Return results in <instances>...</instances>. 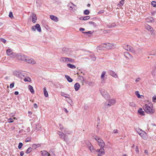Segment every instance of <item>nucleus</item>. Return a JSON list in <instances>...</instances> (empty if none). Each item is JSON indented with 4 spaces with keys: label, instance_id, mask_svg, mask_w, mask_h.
Instances as JSON below:
<instances>
[{
    "label": "nucleus",
    "instance_id": "nucleus-1",
    "mask_svg": "<svg viewBox=\"0 0 156 156\" xmlns=\"http://www.w3.org/2000/svg\"><path fill=\"white\" fill-rule=\"evenodd\" d=\"M152 105H150V106H149L147 104H145L143 107V108L145 112L149 114H152L154 112V109H152Z\"/></svg>",
    "mask_w": 156,
    "mask_h": 156
},
{
    "label": "nucleus",
    "instance_id": "nucleus-2",
    "mask_svg": "<svg viewBox=\"0 0 156 156\" xmlns=\"http://www.w3.org/2000/svg\"><path fill=\"white\" fill-rule=\"evenodd\" d=\"M116 102V101L115 99H112L108 100V103H105V105L108 106L110 107L114 105Z\"/></svg>",
    "mask_w": 156,
    "mask_h": 156
},
{
    "label": "nucleus",
    "instance_id": "nucleus-3",
    "mask_svg": "<svg viewBox=\"0 0 156 156\" xmlns=\"http://www.w3.org/2000/svg\"><path fill=\"white\" fill-rule=\"evenodd\" d=\"M24 61L26 62L27 63H30L32 64H34L36 63V62L34 61V59H33V58H30L27 56Z\"/></svg>",
    "mask_w": 156,
    "mask_h": 156
},
{
    "label": "nucleus",
    "instance_id": "nucleus-4",
    "mask_svg": "<svg viewBox=\"0 0 156 156\" xmlns=\"http://www.w3.org/2000/svg\"><path fill=\"white\" fill-rule=\"evenodd\" d=\"M104 150L102 147L100 148V149H98L96 151L98 152V156H102L104 155L105 154Z\"/></svg>",
    "mask_w": 156,
    "mask_h": 156
},
{
    "label": "nucleus",
    "instance_id": "nucleus-5",
    "mask_svg": "<svg viewBox=\"0 0 156 156\" xmlns=\"http://www.w3.org/2000/svg\"><path fill=\"white\" fill-rule=\"evenodd\" d=\"M86 144L87 145L88 148L92 152L94 153L95 152V150L94 148L92 145L89 142H86Z\"/></svg>",
    "mask_w": 156,
    "mask_h": 156
},
{
    "label": "nucleus",
    "instance_id": "nucleus-6",
    "mask_svg": "<svg viewBox=\"0 0 156 156\" xmlns=\"http://www.w3.org/2000/svg\"><path fill=\"white\" fill-rule=\"evenodd\" d=\"M17 57L19 59L24 61L27 56L23 54L18 53L17 55Z\"/></svg>",
    "mask_w": 156,
    "mask_h": 156
},
{
    "label": "nucleus",
    "instance_id": "nucleus-7",
    "mask_svg": "<svg viewBox=\"0 0 156 156\" xmlns=\"http://www.w3.org/2000/svg\"><path fill=\"white\" fill-rule=\"evenodd\" d=\"M58 134L60 138H62V136H63V140L64 141H66L67 140V136L65 134L63 133L62 132H60V131H58Z\"/></svg>",
    "mask_w": 156,
    "mask_h": 156
},
{
    "label": "nucleus",
    "instance_id": "nucleus-8",
    "mask_svg": "<svg viewBox=\"0 0 156 156\" xmlns=\"http://www.w3.org/2000/svg\"><path fill=\"white\" fill-rule=\"evenodd\" d=\"M61 58L62 60V61L64 62H69L73 63L74 62V60L70 58L62 57Z\"/></svg>",
    "mask_w": 156,
    "mask_h": 156
},
{
    "label": "nucleus",
    "instance_id": "nucleus-9",
    "mask_svg": "<svg viewBox=\"0 0 156 156\" xmlns=\"http://www.w3.org/2000/svg\"><path fill=\"white\" fill-rule=\"evenodd\" d=\"M103 44H105V48L108 49H111L113 48V47L114 46V44L112 43H104Z\"/></svg>",
    "mask_w": 156,
    "mask_h": 156
},
{
    "label": "nucleus",
    "instance_id": "nucleus-10",
    "mask_svg": "<svg viewBox=\"0 0 156 156\" xmlns=\"http://www.w3.org/2000/svg\"><path fill=\"white\" fill-rule=\"evenodd\" d=\"M101 94L106 99H108L110 98L109 95L106 92H101Z\"/></svg>",
    "mask_w": 156,
    "mask_h": 156
},
{
    "label": "nucleus",
    "instance_id": "nucleus-11",
    "mask_svg": "<svg viewBox=\"0 0 156 156\" xmlns=\"http://www.w3.org/2000/svg\"><path fill=\"white\" fill-rule=\"evenodd\" d=\"M31 16L32 17V22L34 23H35L37 20V17L36 15L34 13H32Z\"/></svg>",
    "mask_w": 156,
    "mask_h": 156
},
{
    "label": "nucleus",
    "instance_id": "nucleus-12",
    "mask_svg": "<svg viewBox=\"0 0 156 156\" xmlns=\"http://www.w3.org/2000/svg\"><path fill=\"white\" fill-rule=\"evenodd\" d=\"M109 73L110 75L114 78H118V76L117 74H116L114 71H112V70H110L109 71Z\"/></svg>",
    "mask_w": 156,
    "mask_h": 156
},
{
    "label": "nucleus",
    "instance_id": "nucleus-13",
    "mask_svg": "<svg viewBox=\"0 0 156 156\" xmlns=\"http://www.w3.org/2000/svg\"><path fill=\"white\" fill-rule=\"evenodd\" d=\"M143 139L145 140L147 139V134L145 132L143 131L140 135Z\"/></svg>",
    "mask_w": 156,
    "mask_h": 156
},
{
    "label": "nucleus",
    "instance_id": "nucleus-14",
    "mask_svg": "<svg viewBox=\"0 0 156 156\" xmlns=\"http://www.w3.org/2000/svg\"><path fill=\"white\" fill-rule=\"evenodd\" d=\"M41 152L42 156H50V154L45 151H41Z\"/></svg>",
    "mask_w": 156,
    "mask_h": 156
},
{
    "label": "nucleus",
    "instance_id": "nucleus-15",
    "mask_svg": "<svg viewBox=\"0 0 156 156\" xmlns=\"http://www.w3.org/2000/svg\"><path fill=\"white\" fill-rule=\"evenodd\" d=\"M80 85L78 83H76L74 86V88L76 91H78L80 87Z\"/></svg>",
    "mask_w": 156,
    "mask_h": 156
},
{
    "label": "nucleus",
    "instance_id": "nucleus-16",
    "mask_svg": "<svg viewBox=\"0 0 156 156\" xmlns=\"http://www.w3.org/2000/svg\"><path fill=\"white\" fill-rule=\"evenodd\" d=\"M50 18L51 19L55 22H57L58 20V18L57 17L53 15H50Z\"/></svg>",
    "mask_w": 156,
    "mask_h": 156
},
{
    "label": "nucleus",
    "instance_id": "nucleus-17",
    "mask_svg": "<svg viewBox=\"0 0 156 156\" xmlns=\"http://www.w3.org/2000/svg\"><path fill=\"white\" fill-rule=\"evenodd\" d=\"M138 113L140 115H145L144 112L142 110L141 108H140L138 110Z\"/></svg>",
    "mask_w": 156,
    "mask_h": 156
},
{
    "label": "nucleus",
    "instance_id": "nucleus-18",
    "mask_svg": "<svg viewBox=\"0 0 156 156\" xmlns=\"http://www.w3.org/2000/svg\"><path fill=\"white\" fill-rule=\"evenodd\" d=\"M35 27L36 28V29H37V30L39 32H41V28L40 27V25L38 24H36V25L35 26Z\"/></svg>",
    "mask_w": 156,
    "mask_h": 156
},
{
    "label": "nucleus",
    "instance_id": "nucleus-19",
    "mask_svg": "<svg viewBox=\"0 0 156 156\" xmlns=\"http://www.w3.org/2000/svg\"><path fill=\"white\" fill-rule=\"evenodd\" d=\"M59 126L61 131L62 132H64L65 133H66V129L64 128L63 126L61 124H59Z\"/></svg>",
    "mask_w": 156,
    "mask_h": 156
},
{
    "label": "nucleus",
    "instance_id": "nucleus-20",
    "mask_svg": "<svg viewBox=\"0 0 156 156\" xmlns=\"http://www.w3.org/2000/svg\"><path fill=\"white\" fill-rule=\"evenodd\" d=\"M94 139L98 142V144L103 141V140L98 136H96L94 138Z\"/></svg>",
    "mask_w": 156,
    "mask_h": 156
},
{
    "label": "nucleus",
    "instance_id": "nucleus-21",
    "mask_svg": "<svg viewBox=\"0 0 156 156\" xmlns=\"http://www.w3.org/2000/svg\"><path fill=\"white\" fill-rule=\"evenodd\" d=\"M41 144H33L32 146V148L33 149H35L37 147H41Z\"/></svg>",
    "mask_w": 156,
    "mask_h": 156
},
{
    "label": "nucleus",
    "instance_id": "nucleus-22",
    "mask_svg": "<svg viewBox=\"0 0 156 156\" xmlns=\"http://www.w3.org/2000/svg\"><path fill=\"white\" fill-rule=\"evenodd\" d=\"M28 88L32 94H33L34 93V91L33 87L31 85H29L28 86Z\"/></svg>",
    "mask_w": 156,
    "mask_h": 156
},
{
    "label": "nucleus",
    "instance_id": "nucleus-23",
    "mask_svg": "<svg viewBox=\"0 0 156 156\" xmlns=\"http://www.w3.org/2000/svg\"><path fill=\"white\" fill-rule=\"evenodd\" d=\"M61 96L67 98H69L70 96L69 95L64 92H61Z\"/></svg>",
    "mask_w": 156,
    "mask_h": 156
},
{
    "label": "nucleus",
    "instance_id": "nucleus-24",
    "mask_svg": "<svg viewBox=\"0 0 156 156\" xmlns=\"http://www.w3.org/2000/svg\"><path fill=\"white\" fill-rule=\"evenodd\" d=\"M90 59L92 60L93 61H95L96 60V57L94 55V54H92L90 55Z\"/></svg>",
    "mask_w": 156,
    "mask_h": 156
},
{
    "label": "nucleus",
    "instance_id": "nucleus-25",
    "mask_svg": "<svg viewBox=\"0 0 156 156\" xmlns=\"http://www.w3.org/2000/svg\"><path fill=\"white\" fill-rule=\"evenodd\" d=\"M65 77L67 79V81L69 82H71L73 81L72 79L71 78L70 76L68 75H66L65 76Z\"/></svg>",
    "mask_w": 156,
    "mask_h": 156
},
{
    "label": "nucleus",
    "instance_id": "nucleus-26",
    "mask_svg": "<svg viewBox=\"0 0 156 156\" xmlns=\"http://www.w3.org/2000/svg\"><path fill=\"white\" fill-rule=\"evenodd\" d=\"M67 65L68 67L72 69H75L76 68L75 66L70 64H67Z\"/></svg>",
    "mask_w": 156,
    "mask_h": 156
},
{
    "label": "nucleus",
    "instance_id": "nucleus-27",
    "mask_svg": "<svg viewBox=\"0 0 156 156\" xmlns=\"http://www.w3.org/2000/svg\"><path fill=\"white\" fill-rule=\"evenodd\" d=\"M105 48V46L103 45H101L98 46L97 47V49L98 50H102Z\"/></svg>",
    "mask_w": 156,
    "mask_h": 156
},
{
    "label": "nucleus",
    "instance_id": "nucleus-28",
    "mask_svg": "<svg viewBox=\"0 0 156 156\" xmlns=\"http://www.w3.org/2000/svg\"><path fill=\"white\" fill-rule=\"evenodd\" d=\"M125 57H126V58H128L129 57H127V56H129V58H133V57L130 55V54L128 52H126L125 53Z\"/></svg>",
    "mask_w": 156,
    "mask_h": 156
},
{
    "label": "nucleus",
    "instance_id": "nucleus-29",
    "mask_svg": "<svg viewBox=\"0 0 156 156\" xmlns=\"http://www.w3.org/2000/svg\"><path fill=\"white\" fill-rule=\"evenodd\" d=\"M116 26V24L115 23H112V24H108V26L109 28H112L115 27Z\"/></svg>",
    "mask_w": 156,
    "mask_h": 156
},
{
    "label": "nucleus",
    "instance_id": "nucleus-30",
    "mask_svg": "<svg viewBox=\"0 0 156 156\" xmlns=\"http://www.w3.org/2000/svg\"><path fill=\"white\" fill-rule=\"evenodd\" d=\"M12 53V51L11 49H8L7 50L6 54L8 55L9 56Z\"/></svg>",
    "mask_w": 156,
    "mask_h": 156
},
{
    "label": "nucleus",
    "instance_id": "nucleus-31",
    "mask_svg": "<svg viewBox=\"0 0 156 156\" xmlns=\"http://www.w3.org/2000/svg\"><path fill=\"white\" fill-rule=\"evenodd\" d=\"M146 28L148 30L151 31H152L153 30L152 27L149 25H147L146 26Z\"/></svg>",
    "mask_w": 156,
    "mask_h": 156
},
{
    "label": "nucleus",
    "instance_id": "nucleus-32",
    "mask_svg": "<svg viewBox=\"0 0 156 156\" xmlns=\"http://www.w3.org/2000/svg\"><path fill=\"white\" fill-rule=\"evenodd\" d=\"M44 94L45 96L46 97H48V92L46 90V89L45 87L44 88Z\"/></svg>",
    "mask_w": 156,
    "mask_h": 156
},
{
    "label": "nucleus",
    "instance_id": "nucleus-33",
    "mask_svg": "<svg viewBox=\"0 0 156 156\" xmlns=\"http://www.w3.org/2000/svg\"><path fill=\"white\" fill-rule=\"evenodd\" d=\"M98 145H99V146L101 147V148L102 147L103 148H104V147L105 145V143H104V141H103V142H101V143H99Z\"/></svg>",
    "mask_w": 156,
    "mask_h": 156
},
{
    "label": "nucleus",
    "instance_id": "nucleus-34",
    "mask_svg": "<svg viewBox=\"0 0 156 156\" xmlns=\"http://www.w3.org/2000/svg\"><path fill=\"white\" fill-rule=\"evenodd\" d=\"M147 21L148 22H154V19L151 17H149L147 18Z\"/></svg>",
    "mask_w": 156,
    "mask_h": 156
},
{
    "label": "nucleus",
    "instance_id": "nucleus-35",
    "mask_svg": "<svg viewBox=\"0 0 156 156\" xmlns=\"http://www.w3.org/2000/svg\"><path fill=\"white\" fill-rule=\"evenodd\" d=\"M10 56L11 58H15L16 57H17V55H16L15 53L12 52V54L10 55Z\"/></svg>",
    "mask_w": 156,
    "mask_h": 156
},
{
    "label": "nucleus",
    "instance_id": "nucleus-36",
    "mask_svg": "<svg viewBox=\"0 0 156 156\" xmlns=\"http://www.w3.org/2000/svg\"><path fill=\"white\" fill-rule=\"evenodd\" d=\"M129 51H130L131 52H132V53H135L136 51H135V50L132 47H129Z\"/></svg>",
    "mask_w": 156,
    "mask_h": 156
},
{
    "label": "nucleus",
    "instance_id": "nucleus-37",
    "mask_svg": "<svg viewBox=\"0 0 156 156\" xmlns=\"http://www.w3.org/2000/svg\"><path fill=\"white\" fill-rule=\"evenodd\" d=\"M89 13H90V12L87 9H86V10H84L83 11V14L84 15H88L89 14Z\"/></svg>",
    "mask_w": 156,
    "mask_h": 156
},
{
    "label": "nucleus",
    "instance_id": "nucleus-38",
    "mask_svg": "<svg viewBox=\"0 0 156 156\" xmlns=\"http://www.w3.org/2000/svg\"><path fill=\"white\" fill-rule=\"evenodd\" d=\"M32 148L31 147H29L28 148L26 151V153L27 154H29L32 151Z\"/></svg>",
    "mask_w": 156,
    "mask_h": 156
},
{
    "label": "nucleus",
    "instance_id": "nucleus-39",
    "mask_svg": "<svg viewBox=\"0 0 156 156\" xmlns=\"http://www.w3.org/2000/svg\"><path fill=\"white\" fill-rule=\"evenodd\" d=\"M16 118L15 117H14L13 118V119L10 118L9 119H8L7 122L9 123H12V122H13V119H15Z\"/></svg>",
    "mask_w": 156,
    "mask_h": 156
},
{
    "label": "nucleus",
    "instance_id": "nucleus-40",
    "mask_svg": "<svg viewBox=\"0 0 156 156\" xmlns=\"http://www.w3.org/2000/svg\"><path fill=\"white\" fill-rule=\"evenodd\" d=\"M106 73V72L105 71H103L101 73V79H103L104 77L105 76V75Z\"/></svg>",
    "mask_w": 156,
    "mask_h": 156
},
{
    "label": "nucleus",
    "instance_id": "nucleus-41",
    "mask_svg": "<svg viewBox=\"0 0 156 156\" xmlns=\"http://www.w3.org/2000/svg\"><path fill=\"white\" fill-rule=\"evenodd\" d=\"M143 131H143L142 129H138L137 130V132L139 135H140V134L141 133H142Z\"/></svg>",
    "mask_w": 156,
    "mask_h": 156
},
{
    "label": "nucleus",
    "instance_id": "nucleus-42",
    "mask_svg": "<svg viewBox=\"0 0 156 156\" xmlns=\"http://www.w3.org/2000/svg\"><path fill=\"white\" fill-rule=\"evenodd\" d=\"M78 78L79 79L82 81H83L84 80V78L83 76L80 75L78 76Z\"/></svg>",
    "mask_w": 156,
    "mask_h": 156
},
{
    "label": "nucleus",
    "instance_id": "nucleus-43",
    "mask_svg": "<svg viewBox=\"0 0 156 156\" xmlns=\"http://www.w3.org/2000/svg\"><path fill=\"white\" fill-rule=\"evenodd\" d=\"M129 105L131 106L135 107L136 106V105L133 102H130L129 103Z\"/></svg>",
    "mask_w": 156,
    "mask_h": 156
},
{
    "label": "nucleus",
    "instance_id": "nucleus-44",
    "mask_svg": "<svg viewBox=\"0 0 156 156\" xmlns=\"http://www.w3.org/2000/svg\"><path fill=\"white\" fill-rule=\"evenodd\" d=\"M90 18V17L89 16H85L83 17V20H86L89 19Z\"/></svg>",
    "mask_w": 156,
    "mask_h": 156
},
{
    "label": "nucleus",
    "instance_id": "nucleus-45",
    "mask_svg": "<svg viewBox=\"0 0 156 156\" xmlns=\"http://www.w3.org/2000/svg\"><path fill=\"white\" fill-rule=\"evenodd\" d=\"M131 47L130 46L127 45L124 47V48L127 51H129V48H130L129 47Z\"/></svg>",
    "mask_w": 156,
    "mask_h": 156
},
{
    "label": "nucleus",
    "instance_id": "nucleus-46",
    "mask_svg": "<svg viewBox=\"0 0 156 156\" xmlns=\"http://www.w3.org/2000/svg\"><path fill=\"white\" fill-rule=\"evenodd\" d=\"M24 81L25 82L28 81L30 82L31 81V79L30 77H27L24 79Z\"/></svg>",
    "mask_w": 156,
    "mask_h": 156
},
{
    "label": "nucleus",
    "instance_id": "nucleus-47",
    "mask_svg": "<svg viewBox=\"0 0 156 156\" xmlns=\"http://www.w3.org/2000/svg\"><path fill=\"white\" fill-rule=\"evenodd\" d=\"M135 94L137 96V97L138 98H140V96L139 94V92L138 91H136L135 92Z\"/></svg>",
    "mask_w": 156,
    "mask_h": 156
},
{
    "label": "nucleus",
    "instance_id": "nucleus-48",
    "mask_svg": "<svg viewBox=\"0 0 156 156\" xmlns=\"http://www.w3.org/2000/svg\"><path fill=\"white\" fill-rule=\"evenodd\" d=\"M68 7H69V8H69V9L70 10H73V8H74V7H72V6H70V4L69 3L68 4ZM74 10H76V9L74 8Z\"/></svg>",
    "mask_w": 156,
    "mask_h": 156
},
{
    "label": "nucleus",
    "instance_id": "nucleus-49",
    "mask_svg": "<svg viewBox=\"0 0 156 156\" xmlns=\"http://www.w3.org/2000/svg\"><path fill=\"white\" fill-rule=\"evenodd\" d=\"M89 23L90 24L92 25L94 27H95L96 26V24L93 22L91 21L89 22Z\"/></svg>",
    "mask_w": 156,
    "mask_h": 156
},
{
    "label": "nucleus",
    "instance_id": "nucleus-50",
    "mask_svg": "<svg viewBox=\"0 0 156 156\" xmlns=\"http://www.w3.org/2000/svg\"><path fill=\"white\" fill-rule=\"evenodd\" d=\"M151 4L154 7H156V2L152 1Z\"/></svg>",
    "mask_w": 156,
    "mask_h": 156
},
{
    "label": "nucleus",
    "instance_id": "nucleus-51",
    "mask_svg": "<svg viewBox=\"0 0 156 156\" xmlns=\"http://www.w3.org/2000/svg\"><path fill=\"white\" fill-rule=\"evenodd\" d=\"M0 41L4 43H6V41L5 39L1 38L0 39Z\"/></svg>",
    "mask_w": 156,
    "mask_h": 156
},
{
    "label": "nucleus",
    "instance_id": "nucleus-52",
    "mask_svg": "<svg viewBox=\"0 0 156 156\" xmlns=\"http://www.w3.org/2000/svg\"><path fill=\"white\" fill-rule=\"evenodd\" d=\"M31 138L30 137H27V138L25 140V142H29L31 141Z\"/></svg>",
    "mask_w": 156,
    "mask_h": 156
},
{
    "label": "nucleus",
    "instance_id": "nucleus-53",
    "mask_svg": "<svg viewBox=\"0 0 156 156\" xmlns=\"http://www.w3.org/2000/svg\"><path fill=\"white\" fill-rule=\"evenodd\" d=\"M23 145V144L22 143H19V145L18 147V148L19 149H20L22 148Z\"/></svg>",
    "mask_w": 156,
    "mask_h": 156
},
{
    "label": "nucleus",
    "instance_id": "nucleus-54",
    "mask_svg": "<svg viewBox=\"0 0 156 156\" xmlns=\"http://www.w3.org/2000/svg\"><path fill=\"white\" fill-rule=\"evenodd\" d=\"M9 17L12 18H13V16L12 13V12H10L9 13Z\"/></svg>",
    "mask_w": 156,
    "mask_h": 156
},
{
    "label": "nucleus",
    "instance_id": "nucleus-55",
    "mask_svg": "<svg viewBox=\"0 0 156 156\" xmlns=\"http://www.w3.org/2000/svg\"><path fill=\"white\" fill-rule=\"evenodd\" d=\"M93 32H92L91 31H90L87 32H83V33L84 34H92Z\"/></svg>",
    "mask_w": 156,
    "mask_h": 156
},
{
    "label": "nucleus",
    "instance_id": "nucleus-56",
    "mask_svg": "<svg viewBox=\"0 0 156 156\" xmlns=\"http://www.w3.org/2000/svg\"><path fill=\"white\" fill-rule=\"evenodd\" d=\"M14 85V83L13 82L12 83H11L10 85V88H13Z\"/></svg>",
    "mask_w": 156,
    "mask_h": 156
},
{
    "label": "nucleus",
    "instance_id": "nucleus-57",
    "mask_svg": "<svg viewBox=\"0 0 156 156\" xmlns=\"http://www.w3.org/2000/svg\"><path fill=\"white\" fill-rule=\"evenodd\" d=\"M152 101L154 102H156V96H154L153 97Z\"/></svg>",
    "mask_w": 156,
    "mask_h": 156
},
{
    "label": "nucleus",
    "instance_id": "nucleus-58",
    "mask_svg": "<svg viewBox=\"0 0 156 156\" xmlns=\"http://www.w3.org/2000/svg\"><path fill=\"white\" fill-rule=\"evenodd\" d=\"M104 12V10H101L98 12V14H99L103 13Z\"/></svg>",
    "mask_w": 156,
    "mask_h": 156
},
{
    "label": "nucleus",
    "instance_id": "nucleus-59",
    "mask_svg": "<svg viewBox=\"0 0 156 156\" xmlns=\"http://www.w3.org/2000/svg\"><path fill=\"white\" fill-rule=\"evenodd\" d=\"M140 77H138V78H137L135 80V81L136 82H139V81H140Z\"/></svg>",
    "mask_w": 156,
    "mask_h": 156
},
{
    "label": "nucleus",
    "instance_id": "nucleus-60",
    "mask_svg": "<svg viewBox=\"0 0 156 156\" xmlns=\"http://www.w3.org/2000/svg\"><path fill=\"white\" fill-rule=\"evenodd\" d=\"M40 127V125L39 124H37L36 126V129H37V130H39V127Z\"/></svg>",
    "mask_w": 156,
    "mask_h": 156
},
{
    "label": "nucleus",
    "instance_id": "nucleus-61",
    "mask_svg": "<svg viewBox=\"0 0 156 156\" xmlns=\"http://www.w3.org/2000/svg\"><path fill=\"white\" fill-rule=\"evenodd\" d=\"M114 133H118V131L117 129H114L113 131Z\"/></svg>",
    "mask_w": 156,
    "mask_h": 156
},
{
    "label": "nucleus",
    "instance_id": "nucleus-62",
    "mask_svg": "<svg viewBox=\"0 0 156 156\" xmlns=\"http://www.w3.org/2000/svg\"><path fill=\"white\" fill-rule=\"evenodd\" d=\"M135 151L136 152H137V153H139V150L138 148V147L137 146H136V147Z\"/></svg>",
    "mask_w": 156,
    "mask_h": 156
},
{
    "label": "nucleus",
    "instance_id": "nucleus-63",
    "mask_svg": "<svg viewBox=\"0 0 156 156\" xmlns=\"http://www.w3.org/2000/svg\"><path fill=\"white\" fill-rule=\"evenodd\" d=\"M35 27V26H34L32 27V30L34 31H35L36 30V28Z\"/></svg>",
    "mask_w": 156,
    "mask_h": 156
},
{
    "label": "nucleus",
    "instance_id": "nucleus-64",
    "mask_svg": "<svg viewBox=\"0 0 156 156\" xmlns=\"http://www.w3.org/2000/svg\"><path fill=\"white\" fill-rule=\"evenodd\" d=\"M24 154V152L23 151H21L20 152V155L21 156H23Z\"/></svg>",
    "mask_w": 156,
    "mask_h": 156
}]
</instances>
